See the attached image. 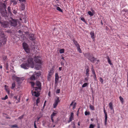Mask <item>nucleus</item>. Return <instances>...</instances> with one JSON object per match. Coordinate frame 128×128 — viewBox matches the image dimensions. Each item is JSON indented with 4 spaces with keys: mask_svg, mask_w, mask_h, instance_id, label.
I'll list each match as a JSON object with an SVG mask.
<instances>
[{
    "mask_svg": "<svg viewBox=\"0 0 128 128\" xmlns=\"http://www.w3.org/2000/svg\"><path fill=\"white\" fill-rule=\"evenodd\" d=\"M28 62L22 64L20 65L21 68L25 69H28L29 66L33 68L34 66V63L33 61V59L31 56H28Z\"/></svg>",
    "mask_w": 128,
    "mask_h": 128,
    "instance_id": "obj_1",
    "label": "nucleus"
},
{
    "mask_svg": "<svg viewBox=\"0 0 128 128\" xmlns=\"http://www.w3.org/2000/svg\"><path fill=\"white\" fill-rule=\"evenodd\" d=\"M0 46H3L6 44V36L4 34V32L1 30L0 31Z\"/></svg>",
    "mask_w": 128,
    "mask_h": 128,
    "instance_id": "obj_2",
    "label": "nucleus"
},
{
    "mask_svg": "<svg viewBox=\"0 0 128 128\" xmlns=\"http://www.w3.org/2000/svg\"><path fill=\"white\" fill-rule=\"evenodd\" d=\"M84 56L89 60L92 63L95 62V61L96 60L97 58H95L92 55L90 54V53H88L85 54Z\"/></svg>",
    "mask_w": 128,
    "mask_h": 128,
    "instance_id": "obj_3",
    "label": "nucleus"
},
{
    "mask_svg": "<svg viewBox=\"0 0 128 128\" xmlns=\"http://www.w3.org/2000/svg\"><path fill=\"white\" fill-rule=\"evenodd\" d=\"M0 13L2 16L6 18H8V16L6 9L1 6H0Z\"/></svg>",
    "mask_w": 128,
    "mask_h": 128,
    "instance_id": "obj_4",
    "label": "nucleus"
},
{
    "mask_svg": "<svg viewBox=\"0 0 128 128\" xmlns=\"http://www.w3.org/2000/svg\"><path fill=\"white\" fill-rule=\"evenodd\" d=\"M22 46L23 48L27 53H30V49L29 48V46L26 43L24 42L22 43Z\"/></svg>",
    "mask_w": 128,
    "mask_h": 128,
    "instance_id": "obj_5",
    "label": "nucleus"
},
{
    "mask_svg": "<svg viewBox=\"0 0 128 128\" xmlns=\"http://www.w3.org/2000/svg\"><path fill=\"white\" fill-rule=\"evenodd\" d=\"M0 24H1V26L4 28H6L9 26V23L6 21H0Z\"/></svg>",
    "mask_w": 128,
    "mask_h": 128,
    "instance_id": "obj_6",
    "label": "nucleus"
},
{
    "mask_svg": "<svg viewBox=\"0 0 128 128\" xmlns=\"http://www.w3.org/2000/svg\"><path fill=\"white\" fill-rule=\"evenodd\" d=\"M34 60L35 62L39 64H42L40 58L38 56L35 57Z\"/></svg>",
    "mask_w": 128,
    "mask_h": 128,
    "instance_id": "obj_7",
    "label": "nucleus"
},
{
    "mask_svg": "<svg viewBox=\"0 0 128 128\" xmlns=\"http://www.w3.org/2000/svg\"><path fill=\"white\" fill-rule=\"evenodd\" d=\"M10 24L12 26H16L17 25V21L15 19H12L11 21Z\"/></svg>",
    "mask_w": 128,
    "mask_h": 128,
    "instance_id": "obj_8",
    "label": "nucleus"
},
{
    "mask_svg": "<svg viewBox=\"0 0 128 128\" xmlns=\"http://www.w3.org/2000/svg\"><path fill=\"white\" fill-rule=\"evenodd\" d=\"M60 102L59 98L58 97H57L56 100H55V102L53 104V107L54 108H55L57 106L58 103Z\"/></svg>",
    "mask_w": 128,
    "mask_h": 128,
    "instance_id": "obj_9",
    "label": "nucleus"
},
{
    "mask_svg": "<svg viewBox=\"0 0 128 128\" xmlns=\"http://www.w3.org/2000/svg\"><path fill=\"white\" fill-rule=\"evenodd\" d=\"M29 39L33 42H34L35 40V38L34 37V35L32 34H29Z\"/></svg>",
    "mask_w": 128,
    "mask_h": 128,
    "instance_id": "obj_10",
    "label": "nucleus"
},
{
    "mask_svg": "<svg viewBox=\"0 0 128 128\" xmlns=\"http://www.w3.org/2000/svg\"><path fill=\"white\" fill-rule=\"evenodd\" d=\"M15 79L16 80L18 84H20L22 83V80L20 78H19L17 77H15Z\"/></svg>",
    "mask_w": 128,
    "mask_h": 128,
    "instance_id": "obj_11",
    "label": "nucleus"
},
{
    "mask_svg": "<svg viewBox=\"0 0 128 128\" xmlns=\"http://www.w3.org/2000/svg\"><path fill=\"white\" fill-rule=\"evenodd\" d=\"M38 92H37L35 91L33 93H32L33 91L32 90L31 92L32 93V95H33L34 94V96L36 97H38V96L40 95V91H37Z\"/></svg>",
    "mask_w": 128,
    "mask_h": 128,
    "instance_id": "obj_12",
    "label": "nucleus"
},
{
    "mask_svg": "<svg viewBox=\"0 0 128 128\" xmlns=\"http://www.w3.org/2000/svg\"><path fill=\"white\" fill-rule=\"evenodd\" d=\"M54 72L53 71L52 69H51L50 72H49L48 76V78H50L51 77V76L53 74Z\"/></svg>",
    "mask_w": 128,
    "mask_h": 128,
    "instance_id": "obj_13",
    "label": "nucleus"
},
{
    "mask_svg": "<svg viewBox=\"0 0 128 128\" xmlns=\"http://www.w3.org/2000/svg\"><path fill=\"white\" fill-rule=\"evenodd\" d=\"M36 84L37 86L39 87L40 88H42V84L39 81H36Z\"/></svg>",
    "mask_w": 128,
    "mask_h": 128,
    "instance_id": "obj_14",
    "label": "nucleus"
},
{
    "mask_svg": "<svg viewBox=\"0 0 128 128\" xmlns=\"http://www.w3.org/2000/svg\"><path fill=\"white\" fill-rule=\"evenodd\" d=\"M90 34L91 36V38L92 39H94V36H95L94 32L92 31H91L90 33Z\"/></svg>",
    "mask_w": 128,
    "mask_h": 128,
    "instance_id": "obj_15",
    "label": "nucleus"
},
{
    "mask_svg": "<svg viewBox=\"0 0 128 128\" xmlns=\"http://www.w3.org/2000/svg\"><path fill=\"white\" fill-rule=\"evenodd\" d=\"M4 67L6 69V70H8V64L7 62H4Z\"/></svg>",
    "mask_w": 128,
    "mask_h": 128,
    "instance_id": "obj_16",
    "label": "nucleus"
},
{
    "mask_svg": "<svg viewBox=\"0 0 128 128\" xmlns=\"http://www.w3.org/2000/svg\"><path fill=\"white\" fill-rule=\"evenodd\" d=\"M108 119L107 114L105 115L104 124L106 125L107 124V122Z\"/></svg>",
    "mask_w": 128,
    "mask_h": 128,
    "instance_id": "obj_17",
    "label": "nucleus"
},
{
    "mask_svg": "<svg viewBox=\"0 0 128 128\" xmlns=\"http://www.w3.org/2000/svg\"><path fill=\"white\" fill-rule=\"evenodd\" d=\"M109 106L111 110H113L112 103V102H110L109 103Z\"/></svg>",
    "mask_w": 128,
    "mask_h": 128,
    "instance_id": "obj_18",
    "label": "nucleus"
},
{
    "mask_svg": "<svg viewBox=\"0 0 128 128\" xmlns=\"http://www.w3.org/2000/svg\"><path fill=\"white\" fill-rule=\"evenodd\" d=\"M30 79L31 80H35L36 79V77L34 74L32 75L30 77Z\"/></svg>",
    "mask_w": 128,
    "mask_h": 128,
    "instance_id": "obj_19",
    "label": "nucleus"
},
{
    "mask_svg": "<svg viewBox=\"0 0 128 128\" xmlns=\"http://www.w3.org/2000/svg\"><path fill=\"white\" fill-rule=\"evenodd\" d=\"M106 58L108 60V63L110 65H112V64L111 62V61L110 60L109 57L108 56H107Z\"/></svg>",
    "mask_w": 128,
    "mask_h": 128,
    "instance_id": "obj_20",
    "label": "nucleus"
},
{
    "mask_svg": "<svg viewBox=\"0 0 128 128\" xmlns=\"http://www.w3.org/2000/svg\"><path fill=\"white\" fill-rule=\"evenodd\" d=\"M89 68L88 67L86 69V75L87 76H89Z\"/></svg>",
    "mask_w": 128,
    "mask_h": 128,
    "instance_id": "obj_21",
    "label": "nucleus"
},
{
    "mask_svg": "<svg viewBox=\"0 0 128 128\" xmlns=\"http://www.w3.org/2000/svg\"><path fill=\"white\" fill-rule=\"evenodd\" d=\"M36 76V78H37V77H38L40 76L41 75V74L40 72H35V74H34Z\"/></svg>",
    "mask_w": 128,
    "mask_h": 128,
    "instance_id": "obj_22",
    "label": "nucleus"
},
{
    "mask_svg": "<svg viewBox=\"0 0 128 128\" xmlns=\"http://www.w3.org/2000/svg\"><path fill=\"white\" fill-rule=\"evenodd\" d=\"M73 42L77 47L80 46L78 43L77 42V41H76L75 40H74L73 41Z\"/></svg>",
    "mask_w": 128,
    "mask_h": 128,
    "instance_id": "obj_23",
    "label": "nucleus"
},
{
    "mask_svg": "<svg viewBox=\"0 0 128 128\" xmlns=\"http://www.w3.org/2000/svg\"><path fill=\"white\" fill-rule=\"evenodd\" d=\"M34 90L36 91V90H40L39 91H40L41 89L42 88H40L38 86V87H34Z\"/></svg>",
    "mask_w": 128,
    "mask_h": 128,
    "instance_id": "obj_24",
    "label": "nucleus"
},
{
    "mask_svg": "<svg viewBox=\"0 0 128 128\" xmlns=\"http://www.w3.org/2000/svg\"><path fill=\"white\" fill-rule=\"evenodd\" d=\"M16 86V84L15 82H13L12 84V86L11 87V89H14Z\"/></svg>",
    "mask_w": 128,
    "mask_h": 128,
    "instance_id": "obj_25",
    "label": "nucleus"
},
{
    "mask_svg": "<svg viewBox=\"0 0 128 128\" xmlns=\"http://www.w3.org/2000/svg\"><path fill=\"white\" fill-rule=\"evenodd\" d=\"M56 9L58 10L60 12H62V10L59 7H57Z\"/></svg>",
    "mask_w": 128,
    "mask_h": 128,
    "instance_id": "obj_26",
    "label": "nucleus"
},
{
    "mask_svg": "<svg viewBox=\"0 0 128 128\" xmlns=\"http://www.w3.org/2000/svg\"><path fill=\"white\" fill-rule=\"evenodd\" d=\"M90 109L92 110H94V108L92 105L90 104Z\"/></svg>",
    "mask_w": 128,
    "mask_h": 128,
    "instance_id": "obj_27",
    "label": "nucleus"
},
{
    "mask_svg": "<svg viewBox=\"0 0 128 128\" xmlns=\"http://www.w3.org/2000/svg\"><path fill=\"white\" fill-rule=\"evenodd\" d=\"M21 8L22 10H23L25 8V6L24 4L22 3L21 4Z\"/></svg>",
    "mask_w": 128,
    "mask_h": 128,
    "instance_id": "obj_28",
    "label": "nucleus"
},
{
    "mask_svg": "<svg viewBox=\"0 0 128 128\" xmlns=\"http://www.w3.org/2000/svg\"><path fill=\"white\" fill-rule=\"evenodd\" d=\"M40 98H38L36 100V106H38V104L40 102Z\"/></svg>",
    "mask_w": 128,
    "mask_h": 128,
    "instance_id": "obj_29",
    "label": "nucleus"
},
{
    "mask_svg": "<svg viewBox=\"0 0 128 128\" xmlns=\"http://www.w3.org/2000/svg\"><path fill=\"white\" fill-rule=\"evenodd\" d=\"M72 120H73V118L70 116L69 120L68 121V123H69L70 122H71Z\"/></svg>",
    "mask_w": 128,
    "mask_h": 128,
    "instance_id": "obj_30",
    "label": "nucleus"
},
{
    "mask_svg": "<svg viewBox=\"0 0 128 128\" xmlns=\"http://www.w3.org/2000/svg\"><path fill=\"white\" fill-rule=\"evenodd\" d=\"M59 77H58V74L57 73L55 74V79H57L58 80Z\"/></svg>",
    "mask_w": 128,
    "mask_h": 128,
    "instance_id": "obj_31",
    "label": "nucleus"
},
{
    "mask_svg": "<svg viewBox=\"0 0 128 128\" xmlns=\"http://www.w3.org/2000/svg\"><path fill=\"white\" fill-rule=\"evenodd\" d=\"M89 15L91 16H92L94 15V14L92 12L90 11H89L88 12Z\"/></svg>",
    "mask_w": 128,
    "mask_h": 128,
    "instance_id": "obj_32",
    "label": "nucleus"
},
{
    "mask_svg": "<svg viewBox=\"0 0 128 128\" xmlns=\"http://www.w3.org/2000/svg\"><path fill=\"white\" fill-rule=\"evenodd\" d=\"M30 83L31 84L33 88H34V86L35 84V83L34 82H30Z\"/></svg>",
    "mask_w": 128,
    "mask_h": 128,
    "instance_id": "obj_33",
    "label": "nucleus"
},
{
    "mask_svg": "<svg viewBox=\"0 0 128 128\" xmlns=\"http://www.w3.org/2000/svg\"><path fill=\"white\" fill-rule=\"evenodd\" d=\"M12 10H13V11H12V12L14 14H15L17 13V12L16 10H15L13 8H12Z\"/></svg>",
    "mask_w": 128,
    "mask_h": 128,
    "instance_id": "obj_34",
    "label": "nucleus"
},
{
    "mask_svg": "<svg viewBox=\"0 0 128 128\" xmlns=\"http://www.w3.org/2000/svg\"><path fill=\"white\" fill-rule=\"evenodd\" d=\"M78 49V50L79 52L80 53H81L82 52V50L80 48V46L77 47Z\"/></svg>",
    "mask_w": 128,
    "mask_h": 128,
    "instance_id": "obj_35",
    "label": "nucleus"
},
{
    "mask_svg": "<svg viewBox=\"0 0 128 128\" xmlns=\"http://www.w3.org/2000/svg\"><path fill=\"white\" fill-rule=\"evenodd\" d=\"M85 115L86 116H87V115H89L90 114V112H87V111H85L84 112Z\"/></svg>",
    "mask_w": 128,
    "mask_h": 128,
    "instance_id": "obj_36",
    "label": "nucleus"
},
{
    "mask_svg": "<svg viewBox=\"0 0 128 128\" xmlns=\"http://www.w3.org/2000/svg\"><path fill=\"white\" fill-rule=\"evenodd\" d=\"M64 49H62L60 50V54L64 53Z\"/></svg>",
    "mask_w": 128,
    "mask_h": 128,
    "instance_id": "obj_37",
    "label": "nucleus"
},
{
    "mask_svg": "<svg viewBox=\"0 0 128 128\" xmlns=\"http://www.w3.org/2000/svg\"><path fill=\"white\" fill-rule=\"evenodd\" d=\"M119 98L120 100L121 101V102L123 103V98L121 96L119 97Z\"/></svg>",
    "mask_w": 128,
    "mask_h": 128,
    "instance_id": "obj_38",
    "label": "nucleus"
},
{
    "mask_svg": "<svg viewBox=\"0 0 128 128\" xmlns=\"http://www.w3.org/2000/svg\"><path fill=\"white\" fill-rule=\"evenodd\" d=\"M100 81L102 84H103L104 80L101 77L100 78Z\"/></svg>",
    "mask_w": 128,
    "mask_h": 128,
    "instance_id": "obj_39",
    "label": "nucleus"
},
{
    "mask_svg": "<svg viewBox=\"0 0 128 128\" xmlns=\"http://www.w3.org/2000/svg\"><path fill=\"white\" fill-rule=\"evenodd\" d=\"M3 59L4 61H6L7 60V57L6 56H4L3 57Z\"/></svg>",
    "mask_w": 128,
    "mask_h": 128,
    "instance_id": "obj_40",
    "label": "nucleus"
},
{
    "mask_svg": "<svg viewBox=\"0 0 128 128\" xmlns=\"http://www.w3.org/2000/svg\"><path fill=\"white\" fill-rule=\"evenodd\" d=\"M5 90H6V91L7 92L8 94H9L10 93L9 89L7 88H5Z\"/></svg>",
    "mask_w": 128,
    "mask_h": 128,
    "instance_id": "obj_41",
    "label": "nucleus"
},
{
    "mask_svg": "<svg viewBox=\"0 0 128 128\" xmlns=\"http://www.w3.org/2000/svg\"><path fill=\"white\" fill-rule=\"evenodd\" d=\"M88 85V84L87 83H84L82 85V88H84L86 86Z\"/></svg>",
    "mask_w": 128,
    "mask_h": 128,
    "instance_id": "obj_42",
    "label": "nucleus"
},
{
    "mask_svg": "<svg viewBox=\"0 0 128 128\" xmlns=\"http://www.w3.org/2000/svg\"><path fill=\"white\" fill-rule=\"evenodd\" d=\"M8 98V96L7 95H6L4 97L2 98V100H5L7 99Z\"/></svg>",
    "mask_w": 128,
    "mask_h": 128,
    "instance_id": "obj_43",
    "label": "nucleus"
},
{
    "mask_svg": "<svg viewBox=\"0 0 128 128\" xmlns=\"http://www.w3.org/2000/svg\"><path fill=\"white\" fill-rule=\"evenodd\" d=\"M104 111L105 114V115L107 114V113L106 112V110H105V108H104Z\"/></svg>",
    "mask_w": 128,
    "mask_h": 128,
    "instance_id": "obj_44",
    "label": "nucleus"
},
{
    "mask_svg": "<svg viewBox=\"0 0 128 128\" xmlns=\"http://www.w3.org/2000/svg\"><path fill=\"white\" fill-rule=\"evenodd\" d=\"M94 125L92 124H90L89 126V128H94Z\"/></svg>",
    "mask_w": 128,
    "mask_h": 128,
    "instance_id": "obj_45",
    "label": "nucleus"
},
{
    "mask_svg": "<svg viewBox=\"0 0 128 128\" xmlns=\"http://www.w3.org/2000/svg\"><path fill=\"white\" fill-rule=\"evenodd\" d=\"M56 113L53 112L52 114L51 115V117H53L54 116H55L56 114Z\"/></svg>",
    "mask_w": 128,
    "mask_h": 128,
    "instance_id": "obj_46",
    "label": "nucleus"
},
{
    "mask_svg": "<svg viewBox=\"0 0 128 128\" xmlns=\"http://www.w3.org/2000/svg\"><path fill=\"white\" fill-rule=\"evenodd\" d=\"M24 116V115H22L20 116L18 118V119H20V120H21V119H22L23 118Z\"/></svg>",
    "mask_w": 128,
    "mask_h": 128,
    "instance_id": "obj_47",
    "label": "nucleus"
},
{
    "mask_svg": "<svg viewBox=\"0 0 128 128\" xmlns=\"http://www.w3.org/2000/svg\"><path fill=\"white\" fill-rule=\"evenodd\" d=\"M58 80L57 79H55V84L56 85V86H57V83H58Z\"/></svg>",
    "mask_w": 128,
    "mask_h": 128,
    "instance_id": "obj_48",
    "label": "nucleus"
},
{
    "mask_svg": "<svg viewBox=\"0 0 128 128\" xmlns=\"http://www.w3.org/2000/svg\"><path fill=\"white\" fill-rule=\"evenodd\" d=\"M4 6V7H2L4 8L5 9H6V4H5V3H3L2 4Z\"/></svg>",
    "mask_w": 128,
    "mask_h": 128,
    "instance_id": "obj_49",
    "label": "nucleus"
},
{
    "mask_svg": "<svg viewBox=\"0 0 128 128\" xmlns=\"http://www.w3.org/2000/svg\"><path fill=\"white\" fill-rule=\"evenodd\" d=\"M76 102H75L74 104H73V109H74L75 108V107L76 106Z\"/></svg>",
    "mask_w": 128,
    "mask_h": 128,
    "instance_id": "obj_50",
    "label": "nucleus"
},
{
    "mask_svg": "<svg viewBox=\"0 0 128 128\" xmlns=\"http://www.w3.org/2000/svg\"><path fill=\"white\" fill-rule=\"evenodd\" d=\"M12 128H17L18 126L17 125L15 124L14 125H12L11 126Z\"/></svg>",
    "mask_w": 128,
    "mask_h": 128,
    "instance_id": "obj_51",
    "label": "nucleus"
},
{
    "mask_svg": "<svg viewBox=\"0 0 128 128\" xmlns=\"http://www.w3.org/2000/svg\"><path fill=\"white\" fill-rule=\"evenodd\" d=\"M94 80H97V78L96 77V75H94Z\"/></svg>",
    "mask_w": 128,
    "mask_h": 128,
    "instance_id": "obj_52",
    "label": "nucleus"
},
{
    "mask_svg": "<svg viewBox=\"0 0 128 128\" xmlns=\"http://www.w3.org/2000/svg\"><path fill=\"white\" fill-rule=\"evenodd\" d=\"M80 109V108H78V110L77 111V114H76V115H77L78 116V114L79 113V110Z\"/></svg>",
    "mask_w": 128,
    "mask_h": 128,
    "instance_id": "obj_53",
    "label": "nucleus"
},
{
    "mask_svg": "<svg viewBox=\"0 0 128 128\" xmlns=\"http://www.w3.org/2000/svg\"><path fill=\"white\" fill-rule=\"evenodd\" d=\"M80 19L82 20L84 22H85V20L84 18H81Z\"/></svg>",
    "mask_w": 128,
    "mask_h": 128,
    "instance_id": "obj_54",
    "label": "nucleus"
},
{
    "mask_svg": "<svg viewBox=\"0 0 128 128\" xmlns=\"http://www.w3.org/2000/svg\"><path fill=\"white\" fill-rule=\"evenodd\" d=\"M60 89H57L56 91V93L57 94L59 93L60 92Z\"/></svg>",
    "mask_w": 128,
    "mask_h": 128,
    "instance_id": "obj_55",
    "label": "nucleus"
},
{
    "mask_svg": "<svg viewBox=\"0 0 128 128\" xmlns=\"http://www.w3.org/2000/svg\"><path fill=\"white\" fill-rule=\"evenodd\" d=\"M8 12L11 11V8H10V6H9L8 7Z\"/></svg>",
    "mask_w": 128,
    "mask_h": 128,
    "instance_id": "obj_56",
    "label": "nucleus"
},
{
    "mask_svg": "<svg viewBox=\"0 0 128 128\" xmlns=\"http://www.w3.org/2000/svg\"><path fill=\"white\" fill-rule=\"evenodd\" d=\"M19 1H20V2H26L25 0H18Z\"/></svg>",
    "mask_w": 128,
    "mask_h": 128,
    "instance_id": "obj_57",
    "label": "nucleus"
},
{
    "mask_svg": "<svg viewBox=\"0 0 128 128\" xmlns=\"http://www.w3.org/2000/svg\"><path fill=\"white\" fill-rule=\"evenodd\" d=\"M34 128H38L36 126V121H35L34 122Z\"/></svg>",
    "mask_w": 128,
    "mask_h": 128,
    "instance_id": "obj_58",
    "label": "nucleus"
},
{
    "mask_svg": "<svg viewBox=\"0 0 128 128\" xmlns=\"http://www.w3.org/2000/svg\"><path fill=\"white\" fill-rule=\"evenodd\" d=\"M20 96H19V98L18 99V100H18V102H16V103H18V102H20Z\"/></svg>",
    "mask_w": 128,
    "mask_h": 128,
    "instance_id": "obj_59",
    "label": "nucleus"
},
{
    "mask_svg": "<svg viewBox=\"0 0 128 128\" xmlns=\"http://www.w3.org/2000/svg\"><path fill=\"white\" fill-rule=\"evenodd\" d=\"M73 116H74V113L73 112H71V115L70 116H71L72 117H73Z\"/></svg>",
    "mask_w": 128,
    "mask_h": 128,
    "instance_id": "obj_60",
    "label": "nucleus"
},
{
    "mask_svg": "<svg viewBox=\"0 0 128 128\" xmlns=\"http://www.w3.org/2000/svg\"><path fill=\"white\" fill-rule=\"evenodd\" d=\"M123 11L125 12H128V10L126 9H124L123 10Z\"/></svg>",
    "mask_w": 128,
    "mask_h": 128,
    "instance_id": "obj_61",
    "label": "nucleus"
},
{
    "mask_svg": "<svg viewBox=\"0 0 128 128\" xmlns=\"http://www.w3.org/2000/svg\"><path fill=\"white\" fill-rule=\"evenodd\" d=\"M91 70H92V72H93L95 71L94 69V68H93V66H92V68H91Z\"/></svg>",
    "mask_w": 128,
    "mask_h": 128,
    "instance_id": "obj_62",
    "label": "nucleus"
},
{
    "mask_svg": "<svg viewBox=\"0 0 128 128\" xmlns=\"http://www.w3.org/2000/svg\"><path fill=\"white\" fill-rule=\"evenodd\" d=\"M8 13L9 14H10V15H12V12H11V11H8Z\"/></svg>",
    "mask_w": 128,
    "mask_h": 128,
    "instance_id": "obj_63",
    "label": "nucleus"
},
{
    "mask_svg": "<svg viewBox=\"0 0 128 128\" xmlns=\"http://www.w3.org/2000/svg\"><path fill=\"white\" fill-rule=\"evenodd\" d=\"M127 87L128 88V74L127 75Z\"/></svg>",
    "mask_w": 128,
    "mask_h": 128,
    "instance_id": "obj_64",
    "label": "nucleus"
}]
</instances>
